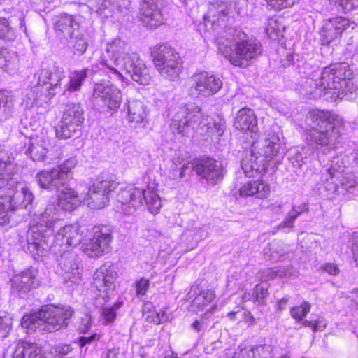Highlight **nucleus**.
<instances>
[{
	"instance_id": "b1692460",
	"label": "nucleus",
	"mask_w": 358,
	"mask_h": 358,
	"mask_svg": "<svg viewBox=\"0 0 358 358\" xmlns=\"http://www.w3.org/2000/svg\"><path fill=\"white\" fill-rule=\"evenodd\" d=\"M334 160H336V163L338 162V158H335ZM334 162L332 161L329 164L323 168L322 170V174L329 175V177L326 178L327 180L335 178V180L333 181L334 183H336L338 180L346 191L354 193V189L357 184L354 175L351 173H343V170H341L340 166H335L334 165Z\"/></svg>"
},
{
	"instance_id": "f03ea898",
	"label": "nucleus",
	"mask_w": 358,
	"mask_h": 358,
	"mask_svg": "<svg viewBox=\"0 0 358 358\" xmlns=\"http://www.w3.org/2000/svg\"><path fill=\"white\" fill-rule=\"evenodd\" d=\"M352 75L348 63H335L324 68L319 78L306 79L300 92L309 99H317L327 89L338 90L346 86V80L352 79Z\"/></svg>"
},
{
	"instance_id": "e2e57ef3",
	"label": "nucleus",
	"mask_w": 358,
	"mask_h": 358,
	"mask_svg": "<svg viewBox=\"0 0 358 358\" xmlns=\"http://www.w3.org/2000/svg\"><path fill=\"white\" fill-rule=\"evenodd\" d=\"M13 105L12 96L6 95L5 92H0V108L2 106L10 108Z\"/></svg>"
},
{
	"instance_id": "c03bdc74",
	"label": "nucleus",
	"mask_w": 358,
	"mask_h": 358,
	"mask_svg": "<svg viewBox=\"0 0 358 358\" xmlns=\"http://www.w3.org/2000/svg\"><path fill=\"white\" fill-rule=\"evenodd\" d=\"M338 11L347 13L358 8V0H328Z\"/></svg>"
},
{
	"instance_id": "72a5a7b5",
	"label": "nucleus",
	"mask_w": 358,
	"mask_h": 358,
	"mask_svg": "<svg viewBox=\"0 0 358 358\" xmlns=\"http://www.w3.org/2000/svg\"><path fill=\"white\" fill-rule=\"evenodd\" d=\"M41 350L36 343L19 341L13 354V358H36Z\"/></svg>"
},
{
	"instance_id": "2eb2a0df",
	"label": "nucleus",
	"mask_w": 358,
	"mask_h": 358,
	"mask_svg": "<svg viewBox=\"0 0 358 358\" xmlns=\"http://www.w3.org/2000/svg\"><path fill=\"white\" fill-rule=\"evenodd\" d=\"M117 69L124 71L133 80L141 85H147L151 81L152 77L148 69L138 55L134 52L126 53L119 62Z\"/></svg>"
},
{
	"instance_id": "5fc2aeb1",
	"label": "nucleus",
	"mask_w": 358,
	"mask_h": 358,
	"mask_svg": "<svg viewBox=\"0 0 358 358\" xmlns=\"http://www.w3.org/2000/svg\"><path fill=\"white\" fill-rule=\"evenodd\" d=\"M266 1L271 8L276 10H281L294 3V0H266Z\"/></svg>"
},
{
	"instance_id": "a211bd4d",
	"label": "nucleus",
	"mask_w": 358,
	"mask_h": 358,
	"mask_svg": "<svg viewBox=\"0 0 358 358\" xmlns=\"http://www.w3.org/2000/svg\"><path fill=\"white\" fill-rule=\"evenodd\" d=\"M117 273L112 265L103 264L97 269L93 278V285L99 292V296L108 299L113 294Z\"/></svg>"
},
{
	"instance_id": "dca6fc26",
	"label": "nucleus",
	"mask_w": 358,
	"mask_h": 358,
	"mask_svg": "<svg viewBox=\"0 0 358 358\" xmlns=\"http://www.w3.org/2000/svg\"><path fill=\"white\" fill-rule=\"evenodd\" d=\"M58 264L66 287L72 288L81 282V261L76 253L64 252L58 259Z\"/></svg>"
},
{
	"instance_id": "7ed1b4c3",
	"label": "nucleus",
	"mask_w": 358,
	"mask_h": 358,
	"mask_svg": "<svg viewBox=\"0 0 358 358\" xmlns=\"http://www.w3.org/2000/svg\"><path fill=\"white\" fill-rule=\"evenodd\" d=\"M308 118L313 128L309 134L310 141L318 145L335 148L340 142L343 119L331 111L320 110L310 111Z\"/></svg>"
},
{
	"instance_id": "f3484780",
	"label": "nucleus",
	"mask_w": 358,
	"mask_h": 358,
	"mask_svg": "<svg viewBox=\"0 0 358 358\" xmlns=\"http://www.w3.org/2000/svg\"><path fill=\"white\" fill-rule=\"evenodd\" d=\"M201 108L194 103H189L179 108L170 124L173 133L185 136L189 127L193 122H196L197 114L200 113Z\"/></svg>"
},
{
	"instance_id": "4be33fe9",
	"label": "nucleus",
	"mask_w": 358,
	"mask_h": 358,
	"mask_svg": "<svg viewBox=\"0 0 358 358\" xmlns=\"http://www.w3.org/2000/svg\"><path fill=\"white\" fill-rule=\"evenodd\" d=\"M92 98L94 101H101L110 110H115L120 106L122 95L121 91L115 85L96 83Z\"/></svg>"
},
{
	"instance_id": "09e8293b",
	"label": "nucleus",
	"mask_w": 358,
	"mask_h": 358,
	"mask_svg": "<svg viewBox=\"0 0 358 358\" xmlns=\"http://www.w3.org/2000/svg\"><path fill=\"white\" fill-rule=\"evenodd\" d=\"M310 304L303 302L300 306L292 307L290 310L292 317L298 320H302L310 310Z\"/></svg>"
},
{
	"instance_id": "0e129e2a",
	"label": "nucleus",
	"mask_w": 358,
	"mask_h": 358,
	"mask_svg": "<svg viewBox=\"0 0 358 358\" xmlns=\"http://www.w3.org/2000/svg\"><path fill=\"white\" fill-rule=\"evenodd\" d=\"M72 351V348L70 345H59L55 349V352L59 355L64 356Z\"/></svg>"
},
{
	"instance_id": "680f3d73",
	"label": "nucleus",
	"mask_w": 358,
	"mask_h": 358,
	"mask_svg": "<svg viewBox=\"0 0 358 358\" xmlns=\"http://www.w3.org/2000/svg\"><path fill=\"white\" fill-rule=\"evenodd\" d=\"M12 166L10 158L2 151H0V171H8Z\"/></svg>"
},
{
	"instance_id": "c85d7f7f",
	"label": "nucleus",
	"mask_w": 358,
	"mask_h": 358,
	"mask_svg": "<svg viewBox=\"0 0 358 358\" xmlns=\"http://www.w3.org/2000/svg\"><path fill=\"white\" fill-rule=\"evenodd\" d=\"M269 190V186L263 181H250L239 189V195L241 197L255 196L264 199L268 196Z\"/></svg>"
},
{
	"instance_id": "6e6552de",
	"label": "nucleus",
	"mask_w": 358,
	"mask_h": 358,
	"mask_svg": "<svg viewBox=\"0 0 358 358\" xmlns=\"http://www.w3.org/2000/svg\"><path fill=\"white\" fill-rule=\"evenodd\" d=\"M153 62L159 74L170 80L178 78L182 69V61L171 46L160 44L155 46L152 51Z\"/></svg>"
},
{
	"instance_id": "6e6d98bb",
	"label": "nucleus",
	"mask_w": 358,
	"mask_h": 358,
	"mask_svg": "<svg viewBox=\"0 0 358 358\" xmlns=\"http://www.w3.org/2000/svg\"><path fill=\"white\" fill-rule=\"evenodd\" d=\"M100 338L101 336L99 334H94L89 336H80L78 343L81 348L87 347L92 344H96Z\"/></svg>"
},
{
	"instance_id": "4468645a",
	"label": "nucleus",
	"mask_w": 358,
	"mask_h": 358,
	"mask_svg": "<svg viewBox=\"0 0 358 358\" xmlns=\"http://www.w3.org/2000/svg\"><path fill=\"white\" fill-rule=\"evenodd\" d=\"M66 72L61 65L55 62L52 65L41 70L38 84L46 91L45 95L49 99L62 92V83L66 79Z\"/></svg>"
},
{
	"instance_id": "ea45409f",
	"label": "nucleus",
	"mask_w": 358,
	"mask_h": 358,
	"mask_svg": "<svg viewBox=\"0 0 358 358\" xmlns=\"http://www.w3.org/2000/svg\"><path fill=\"white\" fill-rule=\"evenodd\" d=\"M94 238L96 241L101 244L103 248H105L106 251L108 250L109 244L112 241V231L111 229L105 226L102 227H96L94 231Z\"/></svg>"
},
{
	"instance_id": "a18cd8bd",
	"label": "nucleus",
	"mask_w": 358,
	"mask_h": 358,
	"mask_svg": "<svg viewBox=\"0 0 358 358\" xmlns=\"http://www.w3.org/2000/svg\"><path fill=\"white\" fill-rule=\"evenodd\" d=\"M85 253L90 257H94L103 255L106 252V250L103 248L101 244L96 241L95 238H92L91 241L86 244L84 248Z\"/></svg>"
},
{
	"instance_id": "49530a36",
	"label": "nucleus",
	"mask_w": 358,
	"mask_h": 358,
	"mask_svg": "<svg viewBox=\"0 0 358 358\" xmlns=\"http://www.w3.org/2000/svg\"><path fill=\"white\" fill-rule=\"evenodd\" d=\"M10 207L6 196V188H0V225H3L9 222V218L6 210V208Z\"/></svg>"
},
{
	"instance_id": "13d9d810",
	"label": "nucleus",
	"mask_w": 358,
	"mask_h": 358,
	"mask_svg": "<svg viewBox=\"0 0 358 358\" xmlns=\"http://www.w3.org/2000/svg\"><path fill=\"white\" fill-rule=\"evenodd\" d=\"M350 241L352 243L351 248L353 255V259L358 266V231L353 232L351 235Z\"/></svg>"
},
{
	"instance_id": "69168bd1",
	"label": "nucleus",
	"mask_w": 358,
	"mask_h": 358,
	"mask_svg": "<svg viewBox=\"0 0 358 358\" xmlns=\"http://www.w3.org/2000/svg\"><path fill=\"white\" fill-rule=\"evenodd\" d=\"M324 270L330 275H336L338 272V267L334 264H326L324 266Z\"/></svg>"
},
{
	"instance_id": "aec40b11",
	"label": "nucleus",
	"mask_w": 358,
	"mask_h": 358,
	"mask_svg": "<svg viewBox=\"0 0 358 358\" xmlns=\"http://www.w3.org/2000/svg\"><path fill=\"white\" fill-rule=\"evenodd\" d=\"M164 0H143L141 4V20L150 29H155L163 24L165 18L162 13Z\"/></svg>"
},
{
	"instance_id": "8fccbe9b",
	"label": "nucleus",
	"mask_w": 358,
	"mask_h": 358,
	"mask_svg": "<svg viewBox=\"0 0 358 358\" xmlns=\"http://www.w3.org/2000/svg\"><path fill=\"white\" fill-rule=\"evenodd\" d=\"M225 128V120L220 116L217 115L215 118H213L211 128L210 129L211 131H209V134L220 136L223 134Z\"/></svg>"
},
{
	"instance_id": "79ce46f5",
	"label": "nucleus",
	"mask_w": 358,
	"mask_h": 358,
	"mask_svg": "<svg viewBox=\"0 0 358 358\" xmlns=\"http://www.w3.org/2000/svg\"><path fill=\"white\" fill-rule=\"evenodd\" d=\"M74 41H72L71 45L72 52L76 56L83 55L88 48V43L83 35H79L78 33L74 36Z\"/></svg>"
},
{
	"instance_id": "412c9836",
	"label": "nucleus",
	"mask_w": 358,
	"mask_h": 358,
	"mask_svg": "<svg viewBox=\"0 0 358 358\" xmlns=\"http://www.w3.org/2000/svg\"><path fill=\"white\" fill-rule=\"evenodd\" d=\"M37 275V270L32 267L15 275L10 280L12 292L21 298L24 297L31 290L39 286Z\"/></svg>"
},
{
	"instance_id": "338daca9",
	"label": "nucleus",
	"mask_w": 358,
	"mask_h": 358,
	"mask_svg": "<svg viewBox=\"0 0 358 358\" xmlns=\"http://www.w3.org/2000/svg\"><path fill=\"white\" fill-rule=\"evenodd\" d=\"M243 317L244 321L248 323L249 326H252L255 324V320L249 311H244L243 313Z\"/></svg>"
},
{
	"instance_id": "473e14b6",
	"label": "nucleus",
	"mask_w": 358,
	"mask_h": 358,
	"mask_svg": "<svg viewBox=\"0 0 358 358\" xmlns=\"http://www.w3.org/2000/svg\"><path fill=\"white\" fill-rule=\"evenodd\" d=\"M289 249L282 241L273 240L263 250L265 259L273 262H277L281 257L288 253Z\"/></svg>"
},
{
	"instance_id": "1a4fd4ad",
	"label": "nucleus",
	"mask_w": 358,
	"mask_h": 358,
	"mask_svg": "<svg viewBox=\"0 0 358 358\" xmlns=\"http://www.w3.org/2000/svg\"><path fill=\"white\" fill-rule=\"evenodd\" d=\"M75 158L66 160L60 166L51 170H43L36 176V179L41 188L46 189H57L65 186L71 179V170L76 166Z\"/></svg>"
},
{
	"instance_id": "c756f323",
	"label": "nucleus",
	"mask_w": 358,
	"mask_h": 358,
	"mask_svg": "<svg viewBox=\"0 0 358 358\" xmlns=\"http://www.w3.org/2000/svg\"><path fill=\"white\" fill-rule=\"evenodd\" d=\"M127 120L129 123H144L146 120L147 113L143 103L137 99H131L127 103Z\"/></svg>"
},
{
	"instance_id": "3c124183",
	"label": "nucleus",
	"mask_w": 358,
	"mask_h": 358,
	"mask_svg": "<svg viewBox=\"0 0 358 358\" xmlns=\"http://www.w3.org/2000/svg\"><path fill=\"white\" fill-rule=\"evenodd\" d=\"M268 296V292L267 287L258 284L255 285L252 298L255 301H257L259 303L264 302V300Z\"/></svg>"
},
{
	"instance_id": "f8f14e48",
	"label": "nucleus",
	"mask_w": 358,
	"mask_h": 358,
	"mask_svg": "<svg viewBox=\"0 0 358 358\" xmlns=\"http://www.w3.org/2000/svg\"><path fill=\"white\" fill-rule=\"evenodd\" d=\"M118 183L111 178L98 179L83 194V201L90 208H102L109 201V194L114 191Z\"/></svg>"
},
{
	"instance_id": "37998d69",
	"label": "nucleus",
	"mask_w": 358,
	"mask_h": 358,
	"mask_svg": "<svg viewBox=\"0 0 358 358\" xmlns=\"http://www.w3.org/2000/svg\"><path fill=\"white\" fill-rule=\"evenodd\" d=\"M215 299V293L213 291L207 290L198 294L193 300V306L198 308H203L210 303Z\"/></svg>"
},
{
	"instance_id": "4d7b16f0",
	"label": "nucleus",
	"mask_w": 358,
	"mask_h": 358,
	"mask_svg": "<svg viewBox=\"0 0 358 358\" xmlns=\"http://www.w3.org/2000/svg\"><path fill=\"white\" fill-rule=\"evenodd\" d=\"M150 286V281L148 279L142 278L136 282V290L138 296H143L145 294Z\"/></svg>"
},
{
	"instance_id": "7c9ffc66",
	"label": "nucleus",
	"mask_w": 358,
	"mask_h": 358,
	"mask_svg": "<svg viewBox=\"0 0 358 358\" xmlns=\"http://www.w3.org/2000/svg\"><path fill=\"white\" fill-rule=\"evenodd\" d=\"M83 234L78 227L72 225L61 228L55 235V238L70 246H77L83 239Z\"/></svg>"
},
{
	"instance_id": "58836bf2",
	"label": "nucleus",
	"mask_w": 358,
	"mask_h": 358,
	"mask_svg": "<svg viewBox=\"0 0 358 358\" xmlns=\"http://www.w3.org/2000/svg\"><path fill=\"white\" fill-rule=\"evenodd\" d=\"M15 38V29L9 19L0 16V39L5 41H13Z\"/></svg>"
},
{
	"instance_id": "9b49d317",
	"label": "nucleus",
	"mask_w": 358,
	"mask_h": 358,
	"mask_svg": "<svg viewBox=\"0 0 358 358\" xmlns=\"http://www.w3.org/2000/svg\"><path fill=\"white\" fill-rule=\"evenodd\" d=\"M129 47L128 44L120 38H115L106 45V52L101 57V64L108 69L106 72L111 79L123 80V76L120 72L117 66L122 57L126 54Z\"/></svg>"
},
{
	"instance_id": "864d4df0",
	"label": "nucleus",
	"mask_w": 358,
	"mask_h": 358,
	"mask_svg": "<svg viewBox=\"0 0 358 358\" xmlns=\"http://www.w3.org/2000/svg\"><path fill=\"white\" fill-rule=\"evenodd\" d=\"M254 352V358H268L271 355V347L268 345H260L252 348Z\"/></svg>"
},
{
	"instance_id": "052dcab7",
	"label": "nucleus",
	"mask_w": 358,
	"mask_h": 358,
	"mask_svg": "<svg viewBox=\"0 0 358 358\" xmlns=\"http://www.w3.org/2000/svg\"><path fill=\"white\" fill-rule=\"evenodd\" d=\"M254 357L252 348L245 347L235 352L233 358H254Z\"/></svg>"
},
{
	"instance_id": "6ab92c4d",
	"label": "nucleus",
	"mask_w": 358,
	"mask_h": 358,
	"mask_svg": "<svg viewBox=\"0 0 358 358\" xmlns=\"http://www.w3.org/2000/svg\"><path fill=\"white\" fill-rule=\"evenodd\" d=\"M192 168L201 178L208 183L216 185L223 178V167L220 162L213 158H206L194 162Z\"/></svg>"
},
{
	"instance_id": "f257e3e1",
	"label": "nucleus",
	"mask_w": 358,
	"mask_h": 358,
	"mask_svg": "<svg viewBox=\"0 0 358 358\" xmlns=\"http://www.w3.org/2000/svg\"><path fill=\"white\" fill-rule=\"evenodd\" d=\"M57 208L48 204L40 213L38 220L27 232V250L35 259L46 255L54 241V226L58 220Z\"/></svg>"
},
{
	"instance_id": "9d476101",
	"label": "nucleus",
	"mask_w": 358,
	"mask_h": 358,
	"mask_svg": "<svg viewBox=\"0 0 358 358\" xmlns=\"http://www.w3.org/2000/svg\"><path fill=\"white\" fill-rule=\"evenodd\" d=\"M83 115L80 104L66 103L62 117L55 127L56 136L59 139H69L80 131L84 122Z\"/></svg>"
},
{
	"instance_id": "0eeeda50",
	"label": "nucleus",
	"mask_w": 358,
	"mask_h": 358,
	"mask_svg": "<svg viewBox=\"0 0 358 358\" xmlns=\"http://www.w3.org/2000/svg\"><path fill=\"white\" fill-rule=\"evenodd\" d=\"M231 41L233 44L229 50L226 49L223 55L234 66L245 68L262 53L261 44L248 40L247 35L241 31L235 30Z\"/></svg>"
},
{
	"instance_id": "2f4dec72",
	"label": "nucleus",
	"mask_w": 358,
	"mask_h": 358,
	"mask_svg": "<svg viewBox=\"0 0 358 358\" xmlns=\"http://www.w3.org/2000/svg\"><path fill=\"white\" fill-rule=\"evenodd\" d=\"M0 69L10 75L17 73L20 69L18 55L7 48H0Z\"/></svg>"
},
{
	"instance_id": "cd10ccee",
	"label": "nucleus",
	"mask_w": 358,
	"mask_h": 358,
	"mask_svg": "<svg viewBox=\"0 0 358 358\" xmlns=\"http://www.w3.org/2000/svg\"><path fill=\"white\" fill-rule=\"evenodd\" d=\"M55 189L60 192L58 196V203L66 210L71 211L74 210L83 201V194H78L71 188L63 186L60 187L59 189Z\"/></svg>"
},
{
	"instance_id": "20e7f679",
	"label": "nucleus",
	"mask_w": 358,
	"mask_h": 358,
	"mask_svg": "<svg viewBox=\"0 0 358 358\" xmlns=\"http://www.w3.org/2000/svg\"><path fill=\"white\" fill-rule=\"evenodd\" d=\"M282 146L279 136L269 132L262 139L252 143L250 150L244 152L241 161L242 169L248 177H255L264 169V159H273L281 153Z\"/></svg>"
},
{
	"instance_id": "c9c22d12",
	"label": "nucleus",
	"mask_w": 358,
	"mask_h": 358,
	"mask_svg": "<svg viewBox=\"0 0 358 358\" xmlns=\"http://www.w3.org/2000/svg\"><path fill=\"white\" fill-rule=\"evenodd\" d=\"M309 211V204L307 202L300 205H293L292 210L288 213L285 220L278 226V229L292 228L296 218L303 213Z\"/></svg>"
},
{
	"instance_id": "603ef678",
	"label": "nucleus",
	"mask_w": 358,
	"mask_h": 358,
	"mask_svg": "<svg viewBox=\"0 0 358 358\" xmlns=\"http://www.w3.org/2000/svg\"><path fill=\"white\" fill-rule=\"evenodd\" d=\"M12 325V318L4 313L0 315V338H5L9 333Z\"/></svg>"
},
{
	"instance_id": "e433bc0d",
	"label": "nucleus",
	"mask_w": 358,
	"mask_h": 358,
	"mask_svg": "<svg viewBox=\"0 0 358 358\" xmlns=\"http://www.w3.org/2000/svg\"><path fill=\"white\" fill-rule=\"evenodd\" d=\"M48 148L45 142L43 140H38L31 142L25 151V154L34 162H43L46 158Z\"/></svg>"
},
{
	"instance_id": "bb28decb",
	"label": "nucleus",
	"mask_w": 358,
	"mask_h": 358,
	"mask_svg": "<svg viewBox=\"0 0 358 358\" xmlns=\"http://www.w3.org/2000/svg\"><path fill=\"white\" fill-rule=\"evenodd\" d=\"M55 29L58 36L73 40L79 31V24L73 17L66 13L62 14L55 22Z\"/></svg>"
},
{
	"instance_id": "393cba45",
	"label": "nucleus",
	"mask_w": 358,
	"mask_h": 358,
	"mask_svg": "<svg viewBox=\"0 0 358 358\" xmlns=\"http://www.w3.org/2000/svg\"><path fill=\"white\" fill-rule=\"evenodd\" d=\"M234 125L244 133L250 132L252 136L258 132L257 116L254 110L249 108H243L238 111Z\"/></svg>"
},
{
	"instance_id": "ddd939ff",
	"label": "nucleus",
	"mask_w": 358,
	"mask_h": 358,
	"mask_svg": "<svg viewBox=\"0 0 358 358\" xmlns=\"http://www.w3.org/2000/svg\"><path fill=\"white\" fill-rule=\"evenodd\" d=\"M222 85V81L218 76L203 71L190 78L187 92L192 97L199 95L208 97L217 93Z\"/></svg>"
},
{
	"instance_id": "f704fd0d",
	"label": "nucleus",
	"mask_w": 358,
	"mask_h": 358,
	"mask_svg": "<svg viewBox=\"0 0 358 358\" xmlns=\"http://www.w3.org/2000/svg\"><path fill=\"white\" fill-rule=\"evenodd\" d=\"M90 69L85 68L80 70L74 71L69 76V80L65 85L64 92H75L81 89L83 82L87 77Z\"/></svg>"
},
{
	"instance_id": "4c0bfd02",
	"label": "nucleus",
	"mask_w": 358,
	"mask_h": 358,
	"mask_svg": "<svg viewBox=\"0 0 358 358\" xmlns=\"http://www.w3.org/2000/svg\"><path fill=\"white\" fill-rule=\"evenodd\" d=\"M93 11L108 17L116 11L121 12L120 6L115 0H102L101 6H93Z\"/></svg>"
},
{
	"instance_id": "5701e85b",
	"label": "nucleus",
	"mask_w": 358,
	"mask_h": 358,
	"mask_svg": "<svg viewBox=\"0 0 358 358\" xmlns=\"http://www.w3.org/2000/svg\"><path fill=\"white\" fill-rule=\"evenodd\" d=\"M351 25L350 20L343 17L324 20L320 32L322 45H329Z\"/></svg>"
},
{
	"instance_id": "de8ad7c7",
	"label": "nucleus",
	"mask_w": 358,
	"mask_h": 358,
	"mask_svg": "<svg viewBox=\"0 0 358 358\" xmlns=\"http://www.w3.org/2000/svg\"><path fill=\"white\" fill-rule=\"evenodd\" d=\"M307 157L304 156L303 150L301 148H293L289 152V160L293 166L301 168L303 164H306Z\"/></svg>"
},
{
	"instance_id": "423d86ee",
	"label": "nucleus",
	"mask_w": 358,
	"mask_h": 358,
	"mask_svg": "<svg viewBox=\"0 0 358 358\" xmlns=\"http://www.w3.org/2000/svg\"><path fill=\"white\" fill-rule=\"evenodd\" d=\"M144 199L149 210L157 214L162 207L159 196L152 189H141L131 187L122 189L117 194V208L124 215H132L141 206Z\"/></svg>"
},
{
	"instance_id": "774afa93",
	"label": "nucleus",
	"mask_w": 358,
	"mask_h": 358,
	"mask_svg": "<svg viewBox=\"0 0 358 358\" xmlns=\"http://www.w3.org/2000/svg\"><path fill=\"white\" fill-rule=\"evenodd\" d=\"M289 299L290 297L289 296H285L281 299L278 300L277 303L278 310L280 311L283 310L285 308Z\"/></svg>"
},
{
	"instance_id": "39448f33",
	"label": "nucleus",
	"mask_w": 358,
	"mask_h": 358,
	"mask_svg": "<svg viewBox=\"0 0 358 358\" xmlns=\"http://www.w3.org/2000/svg\"><path fill=\"white\" fill-rule=\"evenodd\" d=\"M74 314L70 306H46L38 312L24 315L21 321L23 327L34 329L44 326L43 329L52 332L66 328Z\"/></svg>"
},
{
	"instance_id": "bf43d9fd",
	"label": "nucleus",
	"mask_w": 358,
	"mask_h": 358,
	"mask_svg": "<svg viewBox=\"0 0 358 358\" xmlns=\"http://www.w3.org/2000/svg\"><path fill=\"white\" fill-rule=\"evenodd\" d=\"M213 118L210 117H203L199 122V128L201 130V134L209 133L211 131V124Z\"/></svg>"
},
{
	"instance_id": "a878e982",
	"label": "nucleus",
	"mask_w": 358,
	"mask_h": 358,
	"mask_svg": "<svg viewBox=\"0 0 358 358\" xmlns=\"http://www.w3.org/2000/svg\"><path fill=\"white\" fill-rule=\"evenodd\" d=\"M5 188L8 203L13 209L27 208L34 200V195L27 187H22L20 190H15L13 187Z\"/></svg>"
},
{
	"instance_id": "a19ab883",
	"label": "nucleus",
	"mask_w": 358,
	"mask_h": 358,
	"mask_svg": "<svg viewBox=\"0 0 358 358\" xmlns=\"http://www.w3.org/2000/svg\"><path fill=\"white\" fill-rule=\"evenodd\" d=\"M123 305V301H118L112 306L103 307L101 310V315L103 318V324H108L115 321L117 317V311Z\"/></svg>"
}]
</instances>
